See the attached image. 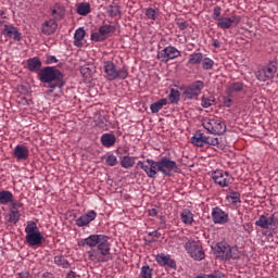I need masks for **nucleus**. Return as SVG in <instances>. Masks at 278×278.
<instances>
[{
	"label": "nucleus",
	"mask_w": 278,
	"mask_h": 278,
	"mask_svg": "<svg viewBox=\"0 0 278 278\" xmlns=\"http://www.w3.org/2000/svg\"><path fill=\"white\" fill-rule=\"evenodd\" d=\"M255 225L265 230H270L273 227H277L271 216L267 217L265 215H261Z\"/></svg>",
	"instance_id": "obj_24"
},
{
	"label": "nucleus",
	"mask_w": 278,
	"mask_h": 278,
	"mask_svg": "<svg viewBox=\"0 0 278 278\" xmlns=\"http://www.w3.org/2000/svg\"><path fill=\"white\" fill-rule=\"evenodd\" d=\"M50 14L52 16L51 20L62 21L65 17V7L56 2L50 7Z\"/></svg>",
	"instance_id": "obj_22"
},
{
	"label": "nucleus",
	"mask_w": 278,
	"mask_h": 278,
	"mask_svg": "<svg viewBox=\"0 0 278 278\" xmlns=\"http://www.w3.org/2000/svg\"><path fill=\"white\" fill-rule=\"evenodd\" d=\"M26 67H28L30 72L39 73V71H42V61H40L38 56L29 58L26 60Z\"/></svg>",
	"instance_id": "obj_25"
},
{
	"label": "nucleus",
	"mask_w": 278,
	"mask_h": 278,
	"mask_svg": "<svg viewBox=\"0 0 278 278\" xmlns=\"http://www.w3.org/2000/svg\"><path fill=\"white\" fill-rule=\"evenodd\" d=\"M159 173H162L164 177H172L173 174L178 169L176 161L170 160V157L163 156L157 160Z\"/></svg>",
	"instance_id": "obj_9"
},
{
	"label": "nucleus",
	"mask_w": 278,
	"mask_h": 278,
	"mask_svg": "<svg viewBox=\"0 0 278 278\" xmlns=\"http://www.w3.org/2000/svg\"><path fill=\"white\" fill-rule=\"evenodd\" d=\"M211 218L214 225H227L229 222V215L227 212L223 211L219 206L213 207L211 211Z\"/></svg>",
	"instance_id": "obj_16"
},
{
	"label": "nucleus",
	"mask_w": 278,
	"mask_h": 278,
	"mask_svg": "<svg viewBox=\"0 0 278 278\" xmlns=\"http://www.w3.org/2000/svg\"><path fill=\"white\" fill-rule=\"evenodd\" d=\"M105 235H90L89 237L78 241V247L96 248L99 242L104 239Z\"/></svg>",
	"instance_id": "obj_21"
},
{
	"label": "nucleus",
	"mask_w": 278,
	"mask_h": 278,
	"mask_svg": "<svg viewBox=\"0 0 278 278\" xmlns=\"http://www.w3.org/2000/svg\"><path fill=\"white\" fill-rule=\"evenodd\" d=\"M203 89V80L192 81L187 88L184 89V97L188 100H195L198 97L201 96Z\"/></svg>",
	"instance_id": "obj_11"
},
{
	"label": "nucleus",
	"mask_w": 278,
	"mask_h": 278,
	"mask_svg": "<svg viewBox=\"0 0 278 278\" xmlns=\"http://www.w3.org/2000/svg\"><path fill=\"white\" fill-rule=\"evenodd\" d=\"M149 236H150V237H154V238H156V239L160 238V233H159L157 230H155V231H153V232H150Z\"/></svg>",
	"instance_id": "obj_58"
},
{
	"label": "nucleus",
	"mask_w": 278,
	"mask_h": 278,
	"mask_svg": "<svg viewBox=\"0 0 278 278\" xmlns=\"http://www.w3.org/2000/svg\"><path fill=\"white\" fill-rule=\"evenodd\" d=\"M177 25H178V27H179V30H181V31L186 30L187 27H188V24H187L185 21H179V22L177 23Z\"/></svg>",
	"instance_id": "obj_50"
},
{
	"label": "nucleus",
	"mask_w": 278,
	"mask_h": 278,
	"mask_svg": "<svg viewBox=\"0 0 278 278\" xmlns=\"http://www.w3.org/2000/svg\"><path fill=\"white\" fill-rule=\"evenodd\" d=\"M2 35L5 38H9V39H12V40H15V41H21L22 40V34H21L20 29L16 26H13V25L5 24L3 26V29H2Z\"/></svg>",
	"instance_id": "obj_18"
},
{
	"label": "nucleus",
	"mask_w": 278,
	"mask_h": 278,
	"mask_svg": "<svg viewBox=\"0 0 278 278\" xmlns=\"http://www.w3.org/2000/svg\"><path fill=\"white\" fill-rule=\"evenodd\" d=\"M215 100L213 97L202 96L201 98V106L202 108H211L214 104Z\"/></svg>",
	"instance_id": "obj_44"
},
{
	"label": "nucleus",
	"mask_w": 278,
	"mask_h": 278,
	"mask_svg": "<svg viewBox=\"0 0 278 278\" xmlns=\"http://www.w3.org/2000/svg\"><path fill=\"white\" fill-rule=\"evenodd\" d=\"M214 251L215 255L224 262L238 261L240 258L239 254L236 250H232L227 241L217 242Z\"/></svg>",
	"instance_id": "obj_6"
},
{
	"label": "nucleus",
	"mask_w": 278,
	"mask_h": 278,
	"mask_svg": "<svg viewBox=\"0 0 278 278\" xmlns=\"http://www.w3.org/2000/svg\"><path fill=\"white\" fill-rule=\"evenodd\" d=\"M38 79L41 84L49 85V89L53 92L56 88L62 89L65 85L63 73L55 66L42 67L38 73Z\"/></svg>",
	"instance_id": "obj_1"
},
{
	"label": "nucleus",
	"mask_w": 278,
	"mask_h": 278,
	"mask_svg": "<svg viewBox=\"0 0 278 278\" xmlns=\"http://www.w3.org/2000/svg\"><path fill=\"white\" fill-rule=\"evenodd\" d=\"M91 12V7L89 3L84 2L77 5V14L80 16H87Z\"/></svg>",
	"instance_id": "obj_37"
},
{
	"label": "nucleus",
	"mask_w": 278,
	"mask_h": 278,
	"mask_svg": "<svg viewBox=\"0 0 278 278\" xmlns=\"http://www.w3.org/2000/svg\"><path fill=\"white\" fill-rule=\"evenodd\" d=\"M184 248L193 261L202 262L205 258V252L203 250L201 241H195L194 239H187V241H185Z\"/></svg>",
	"instance_id": "obj_7"
},
{
	"label": "nucleus",
	"mask_w": 278,
	"mask_h": 278,
	"mask_svg": "<svg viewBox=\"0 0 278 278\" xmlns=\"http://www.w3.org/2000/svg\"><path fill=\"white\" fill-rule=\"evenodd\" d=\"M226 200L230 202L232 206H237L241 203L240 193L233 190L228 191Z\"/></svg>",
	"instance_id": "obj_34"
},
{
	"label": "nucleus",
	"mask_w": 278,
	"mask_h": 278,
	"mask_svg": "<svg viewBox=\"0 0 278 278\" xmlns=\"http://www.w3.org/2000/svg\"><path fill=\"white\" fill-rule=\"evenodd\" d=\"M211 178H213L214 182L222 188H227L231 185V176L223 169H216L211 173Z\"/></svg>",
	"instance_id": "obj_13"
},
{
	"label": "nucleus",
	"mask_w": 278,
	"mask_h": 278,
	"mask_svg": "<svg viewBox=\"0 0 278 278\" xmlns=\"http://www.w3.org/2000/svg\"><path fill=\"white\" fill-rule=\"evenodd\" d=\"M206 140H207V137L201 131V130H198L195 132V135H193L191 137V144L195 146V147H204L205 143H206Z\"/></svg>",
	"instance_id": "obj_27"
},
{
	"label": "nucleus",
	"mask_w": 278,
	"mask_h": 278,
	"mask_svg": "<svg viewBox=\"0 0 278 278\" xmlns=\"http://www.w3.org/2000/svg\"><path fill=\"white\" fill-rule=\"evenodd\" d=\"M98 126H99V128L102 129L103 131H108V130H109L108 124H105L103 121L100 122V123L98 124Z\"/></svg>",
	"instance_id": "obj_52"
},
{
	"label": "nucleus",
	"mask_w": 278,
	"mask_h": 278,
	"mask_svg": "<svg viewBox=\"0 0 278 278\" xmlns=\"http://www.w3.org/2000/svg\"><path fill=\"white\" fill-rule=\"evenodd\" d=\"M144 15L150 21H156L160 16V9L157 7H149L146 9Z\"/></svg>",
	"instance_id": "obj_33"
},
{
	"label": "nucleus",
	"mask_w": 278,
	"mask_h": 278,
	"mask_svg": "<svg viewBox=\"0 0 278 278\" xmlns=\"http://www.w3.org/2000/svg\"><path fill=\"white\" fill-rule=\"evenodd\" d=\"M13 200V194L9 190L0 191V205H8Z\"/></svg>",
	"instance_id": "obj_35"
},
{
	"label": "nucleus",
	"mask_w": 278,
	"mask_h": 278,
	"mask_svg": "<svg viewBox=\"0 0 278 278\" xmlns=\"http://www.w3.org/2000/svg\"><path fill=\"white\" fill-rule=\"evenodd\" d=\"M155 262L161 267L170 268L173 270H176L177 268L176 261L173 260L169 255H166L164 253H160L155 255Z\"/></svg>",
	"instance_id": "obj_17"
},
{
	"label": "nucleus",
	"mask_w": 278,
	"mask_h": 278,
	"mask_svg": "<svg viewBox=\"0 0 278 278\" xmlns=\"http://www.w3.org/2000/svg\"><path fill=\"white\" fill-rule=\"evenodd\" d=\"M97 218L96 211H88L86 214H83L80 217L75 219V225L77 227H88Z\"/></svg>",
	"instance_id": "obj_19"
},
{
	"label": "nucleus",
	"mask_w": 278,
	"mask_h": 278,
	"mask_svg": "<svg viewBox=\"0 0 278 278\" xmlns=\"http://www.w3.org/2000/svg\"><path fill=\"white\" fill-rule=\"evenodd\" d=\"M25 240L29 247H41L43 243V235L39 230L37 224L34 220L28 222L25 227Z\"/></svg>",
	"instance_id": "obj_5"
},
{
	"label": "nucleus",
	"mask_w": 278,
	"mask_h": 278,
	"mask_svg": "<svg viewBox=\"0 0 278 278\" xmlns=\"http://www.w3.org/2000/svg\"><path fill=\"white\" fill-rule=\"evenodd\" d=\"M213 47H215V48H220V41L217 40V39H214V40H213Z\"/></svg>",
	"instance_id": "obj_59"
},
{
	"label": "nucleus",
	"mask_w": 278,
	"mask_h": 278,
	"mask_svg": "<svg viewBox=\"0 0 278 278\" xmlns=\"http://www.w3.org/2000/svg\"><path fill=\"white\" fill-rule=\"evenodd\" d=\"M113 33H115V26H112V25L100 26L99 31L91 34V40L94 42L104 41Z\"/></svg>",
	"instance_id": "obj_14"
},
{
	"label": "nucleus",
	"mask_w": 278,
	"mask_h": 278,
	"mask_svg": "<svg viewBox=\"0 0 278 278\" xmlns=\"http://www.w3.org/2000/svg\"><path fill=\"white\" fill-rule=\"evenodd\" d=\"M244 90V84L241 81H235L227 86L226 88V94L233 97V94L238 92H242Z\"/></svg>",
	"instance_id": "obj_26"
},
{
	"label": "nucleus",
	"mask_w": 278,
	"mask_h": 278,
	"mask_svg": "<svg viewBox=\"0 0 278 278\" xmlns=\"http://www.w3.org/2000/svg\"><path fill=\"white\" fill-rule=\"evenodd\" d=\"M56 22L58 20H52V18L45 21L40 26L41 33L46 36H51L52 34H54L58 28Z\"/></svg>",
	"instance_id": "obj_23"
},
{
	"label": "nucleus",
	"mask_w": 278,
	"mask_h": 278,
	"mask_svg": "<svg viewBox=\"0 0 278 278\" xmlns=\"http://www.w3.org/2000/svg\"><path fill=\"white\" fill-rule=\"evenodd\" d=\"M140 278H153V269L149 265H143L140 269Z\"/></svg>",
	"instance_id": "obj_42"
},
{
	"label": "nucleus",
	"mask_w": 278,
	"mask_h": 278,
	"mask_svg": "<svg viewBox=\"0 0 278 278\" xmlns=\"http://www.w3.org/2000/svg\"><path fill=\"white\" fill-rule=\"evenodd\" d=\"M103 72L104 77H106L109 81H113L116 79L125 80L128 77L127 66L123 65L121 68H117L115 63L112 61H104Z\"/></svg>",
	"instance_id": "obj_4"
},
{
	"label": "nucleus",
	"mask_w": 278,
	"mask_h": 278,
	"mask_svg": "<svg viewBox=\"0 0 278 278\" xmlns=\"http://www.w3.org/2000/svg\"><path fill=\"white\" fill-rule=\"evenodd\" d=\"M201 64L202 70L213 71L215 62L210 56H205L204 59H202Z\"/></svg>",
	"instance_id": "obj_40"
},
{
	"label": "nucleus",
	"mask_w": 278,
	"mask_h": 278,
	"mask_svg": "<svg viewBox=\"0 0 278 278\" xmlns=\"http://www.w3.org/2000/svg\"><path fill=\"white\" fill-rule=\"evenodd\" d=\"M84 38H86V30L83 27H78L74 34V46L83 47Z\"/></svg>",
	"instance_id": "obj_29"
},
{
	"label": "nucleus",
	"mask_w": 278,
	"mask_h": 278,
	"mask_svg": "<svg viewBox=\"0 0 278 278\" xmlns=\"http://www.w3.org/2000/svg\"><path fill=\"white\" fill-rule=\"evenodd\" d=\"M181 55L180 51L176 47L167 46L163 50H157L156 59L163 63L174 61Z\"/></svg>",
	"instance_id": "obj_12"
},
{
	"label": "nucleus",
	"mask_w": 278,
	"mask_h": 278,
	"mask_svg": "<svg viewBox=\"0 0 278 278\" xmlns=\"http://www.w3.org/2000/svg\"><path fill=\"white\" fill-rule=\"evenodd\" d=\"M106 164L111 167H114L117 165V157L114 154H110L106 157Z\"/></svg>",
	"instance_id": "obj_46"
},
{
	"label": "nucleus",
	"mask_w": 278,
	"mask_h": 278,
	"mask_svg": "<svg viewBox=\"0 0 278 278\" xmlns=\"http://www.w3.org/2000/svg\"><path fill=\"white\" fill-rule=\"evenodd\" d=\"M17 277H20V278H29L30 275L27 270H25V271H22V273L17 274Z\"/></svg>",
	"instance_id": "obj_54"
},
{
	"label": "nucleus",
	"mask_w": 278,
	"mask_h": 278,
	"mask_svg": "<svg viewBox=\"0 0 278 278\" xmlns=\"http://www.w3.org/2000/svg\"><path fill=\"white\" fill-rule=\"evenodd\" d=\"M157 214H159V211L155 210V208H152V210H149V211H148V215H149V216L154 217V216H157Z\"/></svg>",
	"instance_id": "obj_55"
},
{
	"label": "nucleus",
	"mask_w": 278,
	"mask_h": 278,
	"mask_svg": "<svg viewBox=\"0 0 278 278\" xmlns=\"http://www.w3.org/2000/svg\"><path fill=\"white\" fill-rule=\"evenodd\" d=\"M9 203H11V205L9 206V211H18L23 206V204L20 201L13 199Z\"/></svg>",
	"instance_id": "obj_45"
},
{
	"label": "nucleus",
	"mask_w": 278,
	"mask_h": 278,
	"mask_svg": "<svg viewBox=\"0 0 278 278\" xmlns=\"http://www.w3.org/2000/svg\"><path fill=\"white\" fill-rule=\"evenodd\" d=\"M136 157L123 156L121 160V166L125 169H130L135 166Z\"/></svg>",
	"instance_id": "obj_36"
},
{
	"label": "nucleus",
	"mask_w": 278,
	"mask_h": 278,
	"mask_svg": "<svg viewBox=\"0 0 278 278\" xmlns=\"http://www.w3.org/2000/svg\"><path fill=\"white\" fill-rule=\"evenodd\" d=\"M47 276H49V274H48V273L43 274V277H47Z\"/></svg>",
	"instance_id": "obj_60"
},
{
	"label": "nucleus",
	"mask_w": 278,
	"mask_h": 278,
	"mask_svg": "<svg viewBox=\"0 0 278 278\" xmlns=\"http://www.w3.org/2000/svg\"><path fill=\"white\" fill-rule=\"evenodd\" d=\"M13 156L17 162H26L29 159V149L25 144H17L13 151Z\"/></svg>",
	"instance_id": "obj_20"
},
{
	"label": "nucleus",
	"mask_w": 278,
	"mask_h": 278,
	"mask_svg": "<svg viewBox=\"0 0 278 278\" xmlns=\"http://www.w3.org/2000/svg\"><path fill=\"white\" fill-rule=\"evenodd\" d=\"M98 250H89L87 251V256H89V261L93 263H106L112 261V255L110 251H112V245L109 242V237L105 236L102 241L98 244Z\"/></svg>",
	"instance_id": "obj_2"
},
{
	"label": "nucleus",
	"mask_w": 278,
	"mask_h": 278,
	"mask_svg": "<svg viewBox=\"0 0 278 278\" xmlns=\"http://www.w3.org/2000/svg\"><path fill=\"white\" fill-rule=\"evenodd\" d=\"M167 99L172 104H178L180 100V92L177 89H170V93L167 96Z\"/></svg>",
	"instance_id": "obj_41"
},
{
	"label": "nucleus",
	"mask_w": 278,
	"mask_h": 278,
	"mask_svg": "<svg viewBox=\"0 0 278 278\" xmlns=\"http://www.w3.org/2000/svg\"><path fill=\"white\" fill-rule=\"evenodd\" d=\"M232 98L233 97H230V96H224L223 104H224L225 108H231L232 106V104H233Z\"/></svg>",
	"instance_id": "obj_47"
},
{
	"label": "nucleus",
	"mask_w": 278,
	"mask_h": 278,
	"mask_svg": "<svg viewBox=\"0 0 278 278\" xmlns=\"http://www.w3.org/2000/svg\"><path fill=\"white\" fill-rule=\"evenodd\" d=\"M277 73V66L273 63L268 64L266 67H263L257 71L256 78L260 81H267L275 77V74Z\"/></svg>",
	"instance_id": "obj_15"
},
{
	"label": "nucleus",
	"mask_w": 278,
	"mask_h": 278,
	"mask_svg": "<svg viewBox=\"0 0 278 278\" xmlns=\"http://www.w3.org/2000/svg\"><path fill=\"white\" fill-rule=\"evenodd\" d=\"M202 127H204L207 132L218 136L227 130V126L218 117L202 119Z\"/></svg>",
	"instance_id": "obj_8"
},
{
	"label": "nucleus",
	"mask_w": 278,
	"mask_h": 278,
	"mask_svg": "<svg viewBox=\"0 0 278 278\" xmlns=\"http://www.w3.org/2000/svg\"><path fill=\"white\" fill-rule=\"evenodd\" d=\"M109 16L112 17H121L122 16V11H119L118 5H110L108 10Z\"/></svg>",
	"instance_id": "obj_43"
},
{
	"label": "nucleus",
	"mask_w": 278,
	"mask_h": 278,
	"mask_svg": "<svg viewBox=\"0 0 278 278\" xmlns=\"http://www.w3.org/2000/svg\"><path fill=\"white\" fill-rule=\"evenodd\" d=\"M213 20L216 22V25L222 30H228L232 27H236L241 22V16L231 15L230 17H226L222 15V8L216 5L213 10Z\"/></svg>",
	"instance_id": "obj_3"
},
{
	"label": "nucleus",
	"mask_w": 278,
	"mask_h": 278,
	"mask_svg": "<svg viewBox=\"0 0 278 278\" xmlns=\"http://www.w3.org/2000/svg\"><path fill=\"white\" fill-rule=\"evenodd\" d=\"M168 104V100L166 98H163L156 102H154L153 104H150V112H152V114H157L163 106H166Z\"/></svg>",
	"instance_id": "obj_32"
},
{
	"label": "nucleus",
	"mask_w": 278,
	"mask_h": 278,
	"mask_svg": "<svg viewBox=\"0 0 278 278\" xmlns=\"http://www.w3.org/2000/svg\"><path fill=\"white\" fill-rule=\"evenodd\" d=\"M21 219V212L20 211H8L5 215V220L8 224L17 225Z\"/></svg>",
	"instance_id": "obj_30"
},
{
	"label": "nucleus",
	"mask_w": 278,
	"mask_h": 278,
	"mask_svg": "<svg viewBox=\"0 0 278 278\" xmlns=\"http://www.w3.org/2000/svg\"><path fill=\"white\" fill-rule=\"evenodd\" d=\"M56 62H58V59L54 55L48 56L47 61H46L47 64H53V63H56Z\"/></svg>",
	"instance_id": "obj_51"
},
{
	"label": "nucleus",
	"mask_w": 278,
	"mask_h": 278,
	"mask_svg": "<svg viewBox=\"0 0 278 278\" xmlns=\"http://www.w3.org/2000/svg\"><path fill=\"white\" fill-rule=\"evenodd\" d=\"M160 220H161V223H160L161 227L163 229H165L166 228V217L161 216Z\"/></svg>",
	"instance_id": "obj_57"
},
{
	"label": "nucleus",
	"mask_w": 278,
	"mask_h": 278,
	"mask_svg": "<svg viewBox=\"0 0 278 278\" xmlns=\"http://www.w3.org/2000/svg\"><path fill=\"white\" fill-rule=\"evenodd\" d=\"M78 275L77 273L73 271V270H70L67 274H66V278H77Z\"/></svg>",
	"instance_id": "obj_56"
},
{
	"label": "nucleus",
	"mask_w": 278,
	"mask_h": 278,
	"mask_svg": "<svg viewBox=\"0 0 278 278\" xmlns=\"http://www.w3.org/2000/svg\"><path fill=\"white\" fill-rule=\"evenodd\" d=\"M223 277V274L218 270L214 271L213 274H207V275H204L203 277L200 276L198 278H222Z\"/></svg>",
	"instance_id": "obj_49"
},
{
	"label": "nucleus",
	"mask_w": 278,
	"mask_h": 278,
	"mask_svg": "<svg viewBox=\"0 0 278 278\" xmlns=\"http://www.w3.org/2000/svg\"><path fill=\"white\" fill-rule=\"evenodd\" d=\"M101 144L104 148H112L116 143V137L113 134H104L100 138Z\"/></svg>",
	"instance_id": "obj_28"
},
{
	"label": "nucleus",
	"mask_w": 278,
	"mask_h": 278,
	"mask_svg": "<svg viewBox=\"0 0 278 278\" xmlns=\"http://www.w3.org/2000/svg\"><path fill=\"white\" fill-rule=\"evenodd\" d=\"M205 144H208L211 147H216L219 144V140H218V138L207 137V140H205Z\"/></svg>",
	"instance_id": "obj_48"
},
{
	"label": "nucleus",
	"mask_w": 278,
	"mask_h": 278,
	"mask_svg": "<svg viewBox=\"0 0 278 278\" xmlns=\"http://www.w3.org/2000/svg\"><path fill=\"white\" fill-rule=\"evenodd\" d=\"M203 53L198 52V53H192L189 56V61L188 63L191 65H197V64H201V62L203 61Z\"/></svg>",
	"instance_id": "obj_39"
},
{
	"label": "nucleus",
	"mask_w": 278,
	"mask_h": 278,
	"mask_svg": "<svg viewBox=\"0 0 278 278\" xmlns=\"http://www.w3.org/2000/svg\"><path fill=\"white\" fill-rule=\"evenodd\" d=\"M54 263L63 268V269H68L71 267V263L68 262V260H66L64 256L62 255H58L54 257Z\"/></svg>",
	"instance_id": "obj_38"
},
{
	"label": "nucleus",
	"mask_w": 278,
	"mask_h": 278,
	"mask_svg": "<svg viewBox=\"0 0 278 278\" xmlns=\"http://www.w3.org/2000/svg\"><path fill=\"white\" fill-rule=\"evenodd\" d=\"M271 219H274V224L276 227L278 226V211L270 215Z\"/></svg>",
	"instance_id": "obj_53"
},
{
	"label": "nucleus",
	"mask_w": 278,
	"mask_h": 278,
	"mask_svg": "<svg viewBox=\"0 0 278 278\" xmlns=\"http://www.w3.org/2000/svg\"><path fill=\"white\" fill-rule=\"evenodd\" d=\"M137 166L144 170L148 178H155L160 173L159 161L147 159L146 161H138Z\"/></svg>",
	"instance_id": "obj_10"
},
{
	"label": "nucleus",
	"mask_w": 278,
	"mask_h": 278,
	"mask_svg": "<svg viewBox=\"0 0 278 278\" xmlns=\"http://www.w3.org/2000/svg\"><path fill=\"white\" fill-rule=\"evenodd\" d=\"M193 213L192 211H189L187 208L182 210L180 213V219L184 225H192L194 219H193Z\"/></svg>",
	"instance_id": "obj_31"
}]
</instances>
